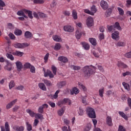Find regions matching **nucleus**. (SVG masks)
<instances>
[{
    "mask_svg": "<svg viewBox=\"0 0 131 131\" xmlns=\"http://www.w3.org/2000/svg\"><path fill=\"white\" fill-rule=\"evenodd\" d=\"M14 48L16 49H22V43H15L13 44Z\"/></svg>",
    "mask_w": 131,
    "mask_h": 131,
    "instance_id": "ea45409f",
    "label": "nucleus"
},
{
    "mask_svg": "<svg viewBox=\"0 0 131 131\" xmlns=\"http://www.w3.org/2000/svg\"><path fill=\"white\" fill-rule=\"evenodd\" d=\"M107 30L110 32H111V31H114L115 30V27L113 26H107Z\"/></svg>",
    "mask_w": 131,
    "mask_h": 131,
    "instance_id": "c9c22d12",
    "label": "nucleus"
},
{
    "mask_svg": "<svg viewBox=\"0 0 131 131\" xmlns=\"http://www.w3.org/2000/svg\"><path fill=\"white\" fill-rule=\"evenodd\" d=\"M83 33V32L81 31L80 29H78L77 31H76V37L77 39H80V38L81 37V36L82 35V34Z\"/></svg>",
    "mask_w": 131,
    "mask_h": 131,
    "instance_id": "1a4fd4ad",
    "label": "nucleus"
},
{
    "mask_svg": "<svg viewBox=\"0 0 131 131\" xmlns=\"http://www.w3.org/2000/svg\"><path fill=\"white\" fill-rule=\"evenodd\" d=\"M53 39L55 41H57L58 42H60V41H62V39L60 36H59L57 35H54L52 36Z\"/></svg>",
    "mask_w": 131,
    "mask_h": 131,
    "instance_id": "f3484780",
    "label": "nucleus"
},
{
    "mask_svg": "<svg viewBox=\"0 0 131 131\" xmlns=\"http://www.w3.org/2000/svg\"><path fill=\"white\" fill-rule=\"evenodd\" d=\"M65 85H66V81H61L57 84V86L58 89H62V88L65 86Z\"/></svg>",
    "mask_w": 131,
    "mask_h": 131,
    "instance_id": "6ab92c4d",
    "label": "nucleus"
},
{
    "mask_svg": "<svg viewBox=\"0 0 131 131\" xmlns=\"http://www.w3.org/2000/svg\"><path fill=\"white\" fill-rule=\"evenodd\" d=\"M89 41L91 43L92 46H97V40L94 38H90Z\"/></svg>",
    "mask_w": 131,
    "mask_h": 131,
    "instance_id": "393cba45",
    "label": "nucleus"
},
{
    "mask_svg": "<svg viewBox=\"0 0 131 131\" xmlns=\"http://www.w3.org/2000/svg\"><path fill=\"white\" fill-rule=\"evenodd\" d=\"M82 71L83 76L86 78H90L91 75L95 73V71H94V70L91 68V67L88 66L84 67L83 68Z\"/></svg>",
    "mask_w": 131,
    "mask_h": 131,
    "instance_id": "f03ea898",
    "label": "nucleus"
},
{
    "mask_svg": "<svg viewBox=\"0 0 131 131\" xmlns=\"http://www.w3.org/2000/svg\"><path fill=\"white\" fill-rule=\"evenodd\" d=\"M14 26L11 23H9L8 24V28H9V29H14Z\"/></svg>",
    "mask_w": 131,
    "mask_h": 131,
    "instance_id": "774afa93",
    "label": "nucleus"
},
{
    "mask_svg": "<svg viewBox=\"0 0 131 131\" xmlns=\"http://www.w3.org/2000/svg\"><path fill=\"white\" fill-rule=\"evenodd\" d=\"M38 86L42 91H47V87H46V85H45L43 83H39Z\"/></svg>",
    "mask_w": 131,
    "mask_h": 131,
    "instance_id": "a878e982",
    "label": "nucleus"
},
{
    "mask_svg": "<svg viewBox=\"0 0 131 131\" xmlns=\"http://www.w3.org/2000/svg\"><path fill=\"white\" fill-rule=\"evenodd\" d=\"M16 90L18 91H23L24 90V86L23 85H19L16 88Z\"/></svg>",
    "mask_w": 131,
    "mask_h": 131,
    "instance_id": "338daca9",
    "label": "nucleus"
},
{
    "mask_svg": "<svg viewBox=\"0 0 131 131\" xmlns=\"http://www.w3.org/2000/svg\"><path fill=\"white\" fill-rule=\"evenodd\" d=\"M50 56V53H48L46 54V55L44 57V60H45V62L47 63L48 62V60H49V57Z\"/></svg>",
    "mask_w": 131,
    "mask_h": 131,
    "instance_id": "5fc2aeb1",
    "label": "nucleus"
},
{
    "mask_svg": "<svg viewBox=\"0 0 131 131\" xmlns=\"http://www.w3.org/2000/svg\"><path fill=\"white\" fill-rule=\"evenodd\" d=\"M43 82H44V83H45V84L47 85V86H51V85H52V82H51V81H50L47 79H45L43 80Z\"/></svg>",
    "mask_w": 131,
    "mask_h": 131,
    "instance_id": "473e14b6",
    "label": "nucleus"
},
{
    "mask_svg": "<svg viewBox=\"0 0 131 131\" xmlns=\"http://www.w3.org/2000/svg\"><path fill=\"white\" fill-rule=\"evenodd\" d=\"M9 89L10 90H12L14 86H15V82H14V80H11L9 83Z\"/></svg>",
    "mask_w": 131,
    "mask_h": 131,
    "instance_id": "37998d69",
    "label": "nucleus"
},
{
    "mask_svg": "<svg viewBox=\"0 0 131 131\" xmlns=\"http://www.w3.org/2000/svg\"><path fill=\"white\" fill-rule=\"evenodd\" d=\"M60 93V90H57L56 91L55 93L53 95V99H57L58 98V94Z\"/></svg>",
    "mask_w": 131,
    "mask_h": 131,
    "instance_id": "052dcab7",
    "label": "nucleus"
},
{
    "mask_svg": "<svg viewBox=\"0 0 131 131\" xmlns=\"http://www.w3.org/2000/svg\"><path fill=\"white\" fill-rule=\"evenodd\" d=\"M45 77H48L49 76L50 78H53L54 77V74L49 70H47V72L44 74Z\"/></svg>",
    "mask_w": 131,
    "mask_h": 131,
    "instance_id": "9b49d317",
    "label": "nucleus"
},
{
    "mask_svg": "<svg viewBox=\"0 0 131 131\" xmlns=\"http://www.w3.org/2000/svg\"><path fill=\"white\" fill-rule=\"evenodd\" d=\"M65 112V107H62L60 110H58V114L59 116H62Z\"/></svg>",
    "mask_w": 131,
    "mask_h": 131,
    "instance_id": "c85d7f7f",
    "label": "nucleus"
},
{
    "mask_svg": "<svg viewBox=\"0 0 131 131\" xmlns=\"http://www.w3.org/2000/svg\"><path fill=\"white\" fill-rule=\"evenodd\" d=\"M4 7H6V4H5V2L2 0H0V10L3 11Z\"/></svg>",
    "mask_w": 131,
    "mask_h": 131,
    "instance_id": "f704fd0d",
    "label": "nucleus"
},
{
    "mask_svg": "<svg viewBox=\"0 0 131 131\" xmlns=\"http://www.w3.org/2000/svg\"><path fill=\"white\" fill-rule=\"evenodd\" d=\"M12 54L14 55V56H17V57H22L23 55H24V53L16 51L13 52Z\"/></svg>",
    "mask_w": 131,
    "mask_h": 131,
    "instance_id": "5701e85b",
    "label": "nucleus"
},
{
    "mask_svg": "<svg viewBox=\"0 0 131 131\" xmlns=\"http://www.w3.org/2000/svg\"><path fill=\"white\" fill-rule=\"evenodd\" d=\"M70 68L73 69V70H80V67L74 65H71Z\"/></svg>",
    "mask_w": 131,
    "mask_h": 131,
    "instance_id": "a19ab883",
    "label": "nucleus"
},
{
    "mask_svg": "<svg viewBox=\"0 0 131 131\" xmlns=\"http://www.w3.org/2000/svg\"><path fill=\"white\" fill-rule=\"evenodd\" d=\"M114 26L115 27V28H116V29H117V30H122V28L121 27H120V25H119V23H115Z\"/></svg>",
    "mask_w": 131,
    "mask_h": 131,
    "instance_id": "e433bc0d",
    "label": "nucleus"
},
{
    "mask_svg": "<svg viewBox=\"0 0 131 131\" xmlns=\"http://www.w3.org/2000/svg\"><path fill=\"white\" fill-rule=\"evenodd\" d=\"M79 93V90L76 87L73 88L72 90L71 91V95H77Z\"/></svg>",
    "mask_w": 131,
    "mask_h": 131,
    "instance_id": "412c9836",
    "label": "nucleus"
},
{
    "mask_svg": "<svg viewBox=\"0 0 131 131\" xmlns=\"http://www.w3.org/2000/svg\"><path fill=\"white\" fill-rule=\"evenodd\" d=\"M84 13H86V14H89V15H92V16H94V13H92V12L89 9H84Z\"/></svg>",
    "mask_w": 131,
    "mask_h": 131,
    "instance_id": "4d7b16f0",
    "label": "nucleus"
},
{
    "mask_svg": "<svg viewBox=\"0 0 131 131\" xmlns=\"http://www.w3.org/2000/svg\"><path fill=\"white\" fill-rule=\"evenodd\" d=\"M84 114V111L83 110V109H82V108L81 107H79L78 110L79 115H80V116H82V115H83Z\"/></svg>",
    "mask_w": 131,
    "mask_h": 131,
    "instance_id": "49530a36",
    "label": "nucleus"
},
{
    "mask_svg": "<svg viewBox=\"0 0 131 131\" xmlns=\"http://www.w3.org/2000/svg\"><path fill=\"white\" fill-rule=\"evenodd\" d=\"M34 4H45V1L43 0H34Z\"/></svg>",
    "mask_w": 131,
    "mask_h": 131,
    "instance_id": "3c124183",
    "label": "nucleus"
},
{
    "mask_svg": "<svg viewBox=\"0 0 131 131\" xmlns=\"http://www.w3.org/2000/svg\"><path fill=\"white\" fill-rule=\"evenodd\" d=\"M58 60L60 62H63V63L68 62V58L65 56H59L58 57Z\"/></svg>",
    "mask_w": 131,
    "mask_h": 131,
    "instance_id": "dca6fc26",
    "label": "nucleus"
},
{
    "mask_svg": "<svg viewBox=\"0 0 131 131\" xmlns=\"http://www.w3.org/2000/svg\"><path fill=\"white\" fill-rule=\"evenodd\" d=\"M119 131H126V129L124 128L122 125H119V128H118Z\"/></svg>",
    "mask_w": 131,
    "mask_h": 131,
    "instance_id": "bf43d9fd",
    "label": "nucleus"
},
{
    "mask_svg": "<svg viewBox=\"0 0 131 131\" xmlns=\"http://www.w3.org/2000/svg\"><path fill=\"white\" fill-rule=\"evenodd\" d=\"M27 113H28L30 115V116H31V117H34V116H35V113L34 112L31 111V110H26Z\"/></svg>",
    "mask_w": 131,
    "mask_h": 131,
    "instance_id": "cd10ccee",
    "label": "nucleus"
},
{
    "mask_svg": "<svg viewBox=\"0 0 131 131\" xmlns=\"http://www.w3.org/2000/svg\"><path fill=\"white\" fill-rule=\"evenodd\" d=\"M16 103H17V99H15L12 101L10 102L6 105V109H11V108H12V107H13V106H14V105L16 104Z\"/></svg>",
    "mask_w": 131,
    "mask_h": 131,
    "instance_id": "9d476101",
    "label": "nucleus"
},
{
    "mask_svg": "<svg viewBox=\"0 0 131 131\" xmlns=\"http://www.w3.org/2000/svg\"><path fill=\"white\" fill-rule=\"evenodd\" d=\"M6 57L7 58H8V59H10L11 61H14V60L15 59V58H14V56H13V55L10 53H7Z\"/></svg>",
    "mask_w": 131,
    "mask_h": 131,
    "instance_id": "72a5a7b5",
    "label": "nucleus"
},
{
    "mask_svg": "<svg viewBox=\"0 0 131 131\" xmlns=\"http://www.w3.org/2000/svg\"><path fill=\"white\" fill-rule=\"evenodd\" d=\"M15 64L18 71H21V69H22V67H23L22 63L20 61H16Z\"/></svg>",
    "mask_w": 131,
    "mask_h": 131,
    "instance_id": "aec40b11",
    "label": "nucleus"
},
{
    "mask_svg": "<svg viewBox=\"0 0 131 131\" xmlns=\"http://www.w3.org/2000/svg\"><path fill=\"white\" fill-rule=\"evenodd\" d=\"M86 113L89 117V118H96L97 116H96V112L95 111V109L93 108L88 107L86 110Z\"/></svg>",
    "mask_w": 131,
    "mask_h": 131,
    "instance_id": "7ed1b4c3",
    "label": "nucleus"
},
{
    "mask_svg": "<svg viewBox=\"0 0 131 131\" xmlns=\"http://www.w3.org/2000/svg\"><path fill=\"white\" fill-rule=\"evenodd\" d=\"M122 84L124 89H125V90H127V91H129L130 90V86H129V84L126 83L125 82H123L122 83Z\"/></svg>",
    "mask_w": 131,
    "mask_h": 131,
    "instance_id": "7c9ffc66",
    "label": "nucleus"
},
{
    "mask_svg": "<svg viewBox=\"0 0 131 131\" xmlns=\"http://www.w3.org/2000/svg\"><path fill=\"white\" fill-rule=\"evenodd\" d=\"M25 14H27L28 16H27ZM17 15L18 16H22V17H24L26 19H27L29 17L30 19H33V16H32V12L30 10H27L26 9H21L18 11L17 12Z\"/></svg>",
    "mask_w": 131,
    "mask_h": 131,
    "instance_id": "f257e3e1",
    "label": "nucleus"
},
{
    "mask_svg": "<svg viewBox=\"0 0 131 131\" xmlns=\"http://www.w3.org/2000/svg\"><path fill=\"white\" fill-rule=\"evenodd\" d=\"M86 24L88 27H92L94 25V19L92 17H88L86 20Z\"/></svg>",
    "mask_w": 131,
    "mask_h": 131,
    "instance_id": "39448f33",
    "label": "nucleus"
},
{
    "mask_svg": "<svg viewBox=\"0 0 131 131\" xmlns=\"http://www.w3.org/2000/svg\"><path fill=\"white\" fill-rule=\"evenodd\" d=\"M92 128V126L90 124H86L85 126L84 127L83 131H90Z\"/></svg>",
    "mask_w": 131,
    "mask_h": 131,
    "instance_id": "58836bf2",
    "label": "nucleus"
},
{
    "mask_svg": "<svg viewBox=\"0 0 131 131\" xmlns=\"http://www.w3.org/2000/svg\"><path fill=\"white\" fill-rule=\"evenodd\" d=\"M117 10L119 12V15H120L121 16H123V15H124V11H123V9H122V8L120 7H118Z\"/></svg>",
    "mask_w": 131,
    "mask_h": 131,
    "instance_id": "4c0bfd02",
    "label": "nucleus"
},
{
    "mask_svg": "<svg viewBox=\"0 0 131 131\" xmlns=\"http://www.w3.org/2000/svg\"><path fill=\"white\" fill-rule=\"evenodd\" d=\"M124 57H125V58H131V51L125 54Z\"/></svg>",
    "mask_w": 131,
    "mask_h": 131,
    "instance_id": "680f3d73",
    "label": "nucleus"
},
{
    "mask_svg": "<svg viewBox=\"0 0 131 131\" xmlns=\"http://www.w3.org/2000/svg\"><path fill=\"white\" fill-rule=\"evenodd\" d=\"M6 65L4 67L5 69L8 71H11L12 68H13V64L11 63L8 60H6Z\"/></svg>",
    "mask_w": 131,
    "mask_h": 131,
    "instance_id": "0eeeda50",
    "label": "nucleus"
},
{
    "mask_svg": "<svg viewBox=\"0 0 131 131\" xmlns=\"http://www.w3.org/2000/svg\"><path fill=\"white\" fill-rule=\"evenodd\" d=\"M119 115H120V116L123 117V118H124V119H125V120H128V118L127 117V116H126V115H125V114H124V113H123L122 112H119Z\"/></svg>",
    "mask_w": 131,
    "mask_h": 131,
    "instance_id": "c756f323",
    "label": "nucleus"
},
{
    "mask_svg": "<svg viewBox=\"0 0 131 131\" xmlns=\"http://www.w3.org/2000/svg\"><path fill=\"white\" fill-rule=\"evenodd\" d=\"M8 35H9L10 39H15V38H16V37L12 33H10Z\"/></svg>",
    "mask_w": 131,
    "mask_h": 131,
    "instance_id": "69168bd1",
    "label": "nucleus"
},
{
    "mask_svg": "<svg viewBox=\"0 0 131 131\" xmlns=\"http://www.w3.org/2000/svg\"><path fill=\"white\" fill-rule=\"evenodd\" d=\"M72 15L74 20H77L78 17L77 16V12L76 10H72Z\"/></svg>",
    "mask_w": 131,
    "mask_h": 131,
    "instance_id": "b1692460",
    "label": "nucleus"
},
{
    "mask_svg": "<svg viewBox=\"0 0 131 131\" xmlns=\"http://www.w3.org/2000/svg\"><path fill=\"white\" fill-rule=\"evenodd\" d=\"M30 71L32 73H35V67H34V66H31V68H30Z\"/></svg>",
    "mask_w": 131,
    "mask_h": 131,
    "instance_id": "0e129e2a",
    "label": "nucleus"
},
{
    "mask_svg": "<svg viewBox=\"0 0 131 131\" xmlns=\"http://www.w3.org/2000/svg\"><path fill=\"white\" fill-rule=\"evenodd\" d=\"M112 38L115 40H119V32L118 31H115L111 35Z\"/></svg>",
    "mask_w": 131,
    "mask_h": 131,
    "instance_id": "423d86ee",
    "label": "nucleus"
},
{
    "mask_svg": "<svg viewBox=\"0 0 131 131\" xmlns=\"http://www.w3.org/2000/svg\"><path fill=\"white\" fill-rule=\"evenodd\" d=\"M100 6L103 10H107L108 9V3L106 1H102L100 3Z\"/></svg>",
    "mask_w": 131,
    "mask_h": 131,
    "instance_id": "ddd939ff",
    "label": "nucleus"
},
{
    "mask_svg": "<svg viewBox=\"0 0 131 131\" xmlns=\"http://www.w3.org/2000/svg\"><path fill=\"white\" fill-rule=\"evenodd\" d=\"M38 15L40 18H46L47 17V15L42 12H38Z\"/></svg>",
    "mask_w": 131,
    "mask_h": 131,
    "instance_id": "8fccbe9b",
    "label": "nucleus"
},
{
    "mask_svg": "<svg viewBox=\"0 0 131 131\" xmlns=\"http://www.w3.org/2000/svg\"><path fill=\"white\" fill-rule=\"evenodd\" d=\"M24 36L25 38L30 39L33 37V35L29 31H27L25 33Z\"/></svg>",
    "mask_w": 131,
    "mask_h": 131,
    "instance_id": "2eb2a0df",
    "label": "nucleus"
},
{
    "mask_svg": "<svg viewBox=\"0 0 131 131\" xmlns=\"http://www.w3.org/2000/svg\"><path fill=\"white\" fill-rule=\"evenodd\" d=\"M91 10L92 13H93V15H95V13L97 12V8L96 7V6L93 5L91 8Z\"/></svg>",
    "mask_w": 131,
    "mask_h": 131,
    "instance_id": "a18cd8bd",
    "label": "nucleus"
},
{
    "mask_svg": "<svg viewBox=\"0 0 131 131\" xmlns=\"http://www.w3.org/2000/svg\"><path fill=\"white\" fill-rule=\"evenodd\" d=\"M31 64L29 62H26L24 64L25 68H27V69H29L31 67Z\"/></svg>",
    "mask_w": 131,
    "mask_h": 131,
    "instance_id": "603ef678",
    "label": "nucleus"
},
{
    "mask_svg": "<svg viewBox=\"0 0 131 131\" xmlns=\"http://www.w3.org/2000/svg\"><path fill=\"white\" fill-rule=\"evenodd\" d=\"M5 126L6 131H10V126L9 125V123L8 122L5 123Z\"/></svg>",
    "mask_w": 131,
    "mask_h": 131,
    "instance_id": "13d9d810",
    "label": "nucleus"
},
{
    "mask_svg": "<svg viewBox=\"0 0 131 131\" xmlns=\"http://www.w3.org/2000/svg\"><path fill=\"white\" fill-rule=\"evenodd\" d=\"M111 13H112V9L111 8L108 9L105 12L106 17H109L111 15Z\"/></svg>",
    "mask_w": 131,
    "mask_h": 131,
    "instance_id": "c03bdc74",
    "label": "nucleus"
},
{
    "mask_svg": "<svg viewBox=\"0 0 131 131\" xmlns=\"http://www.w3.org/2000/svg\"><path fill=\"white\" fill-rule=\"evenodd\" d=\"M122 75L124 77H125L127 75H131V72L129 71H127L125 73H122Z\"/></svg>",
    "mask_w": 131,
    "mask_h": 131,
    "instance_id": "e2e57ef3",
    "label": "nucleus"
},
{
    "mask_svg": "<svg viewBox=\"0 0 131 131\" xmlns=\"http://www.w3.org/2000/svg\"><path fill=\"white\" fill-rule=\"evenodd\" d=\"M99 93L100 97H101V98H103V96L104 95V88L99 89Z\"/></svg>",
    "mask_w": 131,
    "mask_h": 131,
    "instance_id": "09e8293b",
    "label": "nucleus"
},
{
    "mask_svg": "<svg viewBox=\"0 0 131 131\" xmlns=\"http://www.w3.org/2000/svg\"><path fill=\"white\" fill-rule=\"evenodd\" d=\"M81 45L83 48L84 49V50H86V51H88V50H90V45H89V43L85 42H82Z\"/></svg>",
    "mask_w": 131,
    "mask_h": 131,
    "instance_id": "4be33fe9",
    "label": "nucleus"
},
{
    "mask_svg": "<svg viewBox=\"0 0 131 131\" xmlns=\"http://www.w3.org/2000/svg\"><path fill=\"white\" fill-rule=\"evenodd\" d=\"M15 35H17V36H20V35H22V30H19L18 29H16L14 32Z\"/></svg>",
    "mask_w": 131,
    "mask_h": 131,
    "instance_id": "bb28decb",
    "label": "nucleus"
},
{
    "mask_svg": "<svg viewBox=\"0 0 131 131\" xmlns=\"http://www.w3.org/2000/svg\"><path fill=\"white\" fill-rule=\"evenodd\" d=\"M125 45H126L125 41H119L117 43V47H125Z\"/></svg>",
    "mask_w": 131,
    "mask_h": 131,
    "instance_id": "2f4dec72",
    "label": "nucleus"
},
{
    "mask_svg": "<svg viewBox=\"0 0 131 131\" xmlns=\"http://www.w3.org/2000/svg\"><path fill=\"white\" fill-rule=\"evenodd\" d=\"M63 30L67 32H73L74 29L70 25H66L63 27Z\"/></svg>",
    "mask_w": 131,
    "mask_h": 131,
    "instance_id": "6e6552de",
    "label": "nucleus"
},
{
    "mask_svg": "<svg viewBox=\"0 0 131 131\" xmlns=\"http://www.w3.org/2000/svg\"><path fill=\"white\" fill-rule=\"evenodd\" d=\"M63 122L64 123L68 126L67 127V126H64L62 127V130L63 131H71V129H70V126H69V124H70V121L68 120V119L66 118L63 119Z\"/></svg>",
    "mask_w": 131,
    "mask_h": 131,
    "instance_id": "20e7f679",
    "label": "nucleus"
},
{
    "mask_svg": "<svg viewBox=\"0 0 131 131\" xmlns=\"http://www.w3.org/2000/svg\"><path fill=\"white\" fill-rule=\"evenodd\" d=\"M61 44H60V43H57L55 45L54 50L55 51H59V50L61 49Z\"/></svg>",
    "mask_w": 131,
    "mask_h": 131,
    "instance_id": "79ce46f5",
    "label": "nucleus"
},
{
    "mask_svg": "<svg viewBox=\"0 0 131 131\" xmlns=\"http://www.w3.org/2000/svg\"><path fill=\"white\" fill-rule=\"evenodd\" d=\"M13 129H14V130H16V131H24V126H17V125H15L13 126Z\"/></svg>",
    "mask_w": 131,
    "mask_h": 131,
    "instance_id": "a211bd4d",
    "label": "nucleus"
},
{
    "mask_svg": "<svg viewBox=\"0 0 131 131\" xmlns=\"http://www.w3.org/2000/svg\"><path fill=\"white\" fill-rule=\"evenodd\" d=\"M35 118H38L39 119H42L43 116L40 114H36L35 115Z\"/></svg>",
    "mask_w": 131,
    "mask_h": 131,
    "instance_id": "6e6d98bb",
    "label": "nucleus"
},
{
    "mask_svg": "<svg viewBox=\"0 0 131 131\" xmlns=\"http://www.w3.org/2000/svg\"><path fill=\"white\" fill-rule=\"evenodd\" d=\"M106 124H107V125H108V126H112V125H113V123H112V118H111V117L108 116L106 117Z\"/></svg>",
    "mask_w": 131,
    "mask_h": 131,
    "instance_id": "4468645a",
    "label": "nucleus"
},
{
    "mask_svg": "<svg viewBox=\"0 0 131 131\" xmlns=\"http://www.w3.org/2000/svg\"><path fill=\"white\" fill-rule=\"evenodd\" d=\"M52 70L54 75H56V74H57V68H56V67H55V66H52Z\"/></svg>",
    "mask_w": 131,
    "mask_h": 131,
    "instance_id": "864d4df0",
    "label": "nucleus"
},
{
    "mask_svg": "<svg viewBox=\"0 0 131 131\" xmlns=\"http://www.w3.org/2000/svg\"><path fill=\"white\" fill-rule=\"evenodd\" d=\"M48 107H49V105L47 104H42L41 106H40L38 110V111L39 113H43V108H48Z\"/></svg>",
    "mask_w": 131,
    "mask_h": 131,
    "instance_id": "f8f14e48",
    "label": "nucleus"
},
{
    "mask_svg": "<svg viewBox=\"0 0 131 131\" xmlns=\"http://www.w3.org/2000/svg\"><path fill=\"white\" fill-rule=\"evenodd\" d=\"M26 125L27 126V130L28 131L32 130V126H31V124H29V122H27Z\"/></svg>",
    "mask_w": 131,
    "mask_h": 131,
    "instance_id": "de8ad7c7",
    "label": "nucleus"
}]
</instances>
